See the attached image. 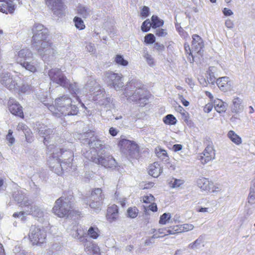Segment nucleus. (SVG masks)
Wrapping results in <instances>:
<instances>
[{
    "label": "nucleus",
    "instance_id": "1",
    "mask_svg": "<svg viewBox=\"0 0 255 255\" xmlns=\"http://www.w3.org/2000/svg\"><path fill=\"white\" fill-rule=\"evenodd\" d=\"M33 31L32 44H37L35 46L38 52L41 55L53 54L52 43L47 40L48 30L43 25L36 24L34 26Z\"/></svg>",
    "mask_w": 255,
    "mask_h": 255
},
{
    "label": "nucleus",
    "instance_id": "2",
    "mask_svg": "<svg viewBox=\"0 0 255 255\" xmlns=\"http://www.w3.org/2000/svg\"><path fill=\"white\" fill-rule=\"evenodd\" d=\"M204 47V42L203 39L196 34L192 35L191 47L187 42L184 44L186 55L191 62L194 61V56L202 54Z\"/></svg>",
    "mask_w": 255,
    "mask_h": 255
},
{
    "label": "nucleus",
    "instance_id": "3",
    "mask_svg": "<svg viewBox=\"0 0 255 255\" xmlns=\"http://www.w3.org/2000/svg\"><path fill=\"white\" fill-rule=\"evenodd\" d=\"M28 239L32 246H42L47 241V232L43 227L31 226L28 234Z\"/></svg>",
    "mask_w": 255,
    "mask_h": 255
},
{
    "label": "nucleus",
    "instance_id": "4",
    "mask_svg": "<svg viewBox=\"0 0 255 255\" xmlns=\"http://www.w3.org/2000/svg\"><path fill=\"white\" fill-rule=\"evenodd\" d=\"M118 146L122 151L127 149L128 154L130 158H137L139 155V146L134 141L121 138L118 141Z\"/></svg>",
    "mask_w": 255,
    "mask_h": 255
},
{
    "label": "nucleus",
    "instance_id": "5",
    "mask_svg": "<svg viewBox=\"0 0 255 255\" xmlns=\"http://www.w3.org/2000/svg\"><path fill=\"white\" fill-rule=\"evenodd\" d=\"M216 151L212 144L208 145L199 154L198 159L203 164H205L215 158Z\"/></svg>",
    "mask_w": 255,
    "mask_h": 255
},
{
    "label": "nucleus",
    "instance_id": "6",
    "mask_svg": "<svg viewBox=\"0 0 255 255\" xmlns=\"http://www.w3.org/2000/svg\"><path fill=\"white\" fill-rule=\"evenodd\" d=\"M197 185L202 190L205 191L208 193H214L220 191V188L217 185L210 181L208 179L202 177L199 179L197 182Z\"/></svg>",
    "mask_w": 255,
    "mask_h": 255
},
{
    "label": "nucleus",
    "instance_id": "7",
    "mask_svg": "<svg viewBox=\"0 0 255 255\" xmlns=\"http://www.w3.org/2000/svg\"><path fill=\"white\" fill-rule=\"evenodd\" d=\"M0 78V83L9 91H15L17 89V83L10 73H2Z\"/></svg>",
    "mask_w": 255,
    "mask_h": 255
},
{
    "label": "nucleus",
    "instance_id": "8",
    "mask_svg": "<svg viewBox=\"0 0 255 255\" xmlns=\"http://www.w3.org/2000/svg\"><path fill=\"white\" fill-rule=\"evenodd\" d=\"M7 108L9 112L13 115L17 116L22 119L24 115L22 107L14 99L10 98L7 102Z\"/></svg>",
    "mask_w": 255,
    "mask_h": 255
},
{
    "label": "nucleus",
    "instance_id": "9",
    "mask_svg": "<svg viewBox=\"0 0 255 255\" xmlns=\"http://www.w3.org/2000/svg\"><path fill=\"white\" fill-rule=\"evenodd\" d=\"M138 91L136 90V91L133 94V99L132 100L134 102H137L139 106L144 107L148 101L149 96L148 95L147 91L143 89L139 88L138 89Z\"/></svg>",
    "mask_w": 255,
    "mask_h": 255
},
{
    "label": "nucleus",
    "instance_id": "10",
    "mask_svg": "<svg viewBox=\"0 0 255 255\" xmlns=\"http://www.w3.org/2000/svg\"><path fill=\"white\" fill-rule=\"evenodd\" d=\"M123 75L120 74L110 72L107 73V78L109 79L110 85L116 90L120 89L123 86L122 80Z\"/></svg>",
    "mask_w": 255,
    "mask_h": 255
},
{
    "label": "nucleus",
    "instance_id": "11",
    "mask_svg": "<svg viewBox=\"0 0 255 255\" xmlns=\"http://www.w3.org/2000/svg\"><path fill=\"white\" fill-rule=\"evenodd\" d=\"M93 162L102 165L106 168H113L116 166V160L112 156H108L107 158L100 155L92 157Z\"/></svg>",
    "mask_w": 255,
    "mask_h": 255
},
{
    "label": "nucleus",
    "instance_id": "12",
    "mask_svg": "<svg viewBox=\"0 0 255 255\" xmlns=\"http://www.w3.org/2000/svg\"><path fill=\"white\" fill-rule=\"evenodd\" d=\"M119 217V207L115 204L110 205L107 209L106 218L110 223L116 221Z\"/></svg>",
    "mask_w": 255,
    "mask_h": 255
},
{
    "label": "nucleus",
    "instance_id": "13",
    "mask_svg": "<svg viewBox=\"0 0 255 255\" xmlns=\"http://www.w3.org/2000/svg\"><path fill=\"white\" fill-rule=\"evenodd\" d=\"M48 75L53 82L60 85H62L64 83V75L60 69H51L49 70Z\"/></svg>",
    "mask_w": 255,
    "mask_h": 255
},
{
    "label": "nucleus",
    "instance_id": "14",
    "mask_svg": "<svg viewBox=\"0 0 255 255\" xmlns=\"http://www.w3.org/2000/svg\"><path fill=\"white\" fill-rule=\"evenodd\" d=\"M32 57V52L27 48L22 49L19 50L17 54L15 55V58L16 62L21 65Z\"/></svg>",
    "mask_w": 255,
    "mask_h": 255
},
{
    "label": "nucleus",
    "instance_id": "15",
    "mask_svg": "<svg viewBox=\"0 0 255 255\" xmlns=\"http://www.w3.org/2000/svg\"><path fill=\"white\" fill-rule=\"evenodd\" d=\"M162 172V168L158 162H154L148 166V174L154 178L158 177Z\"/></svg>",
    "mask_w": 255,
    "mask_h": 255
},
{
    "label": "nucleus",
    "instance_id": "16",
    "mask_svg": "<svg viewBox=\"0 0 255 255\" xmlns=\"http://www.w3.org/2000/svg\"><path fill=\"white\" fill-rule=\"evenodd\" d=\"M46 4L56 13L63 8V0H45Z\"/></svg>",
    "mask_w": 255,
    "mask_h": 255
},
{
    "label": "nucleus",
    "instance_id": "17",
    "mask_svg": "<svg viewBox=\"0 0 255 255\" xmlns=\"http://www.w3.org/2000/svg\"><path fill=\"white\" fill-rule=\"evenodd\" d=\"M54 213L59 217H64V200L62 197L57 199L53 208Z\"/></svg>",
    "mask_w": 255,
    "mask_h": 255
},
{
    "label": "nucleus",
    "instance_id": "18",
    "mask_svg": "<svg viewBox=\"0 0 255 255\" xmlns=\"http://www.w3.org/2000/svg\"><path fill=\"white\" fill-rule=\"evenodd\" d=\"M65 88H66L69 90V92L74 96L76 97L77 99L79 97L77 95L79 93L80 90L78 88L77 83L76 82H68L65 79Z\"/></svg>",
    "mask_w": 255,
    "mask_h": 255
},
{
    "label": "nucleus",
    "instance_id": "19",
    "mask_svg": "<svg viewBox=\"0 0 255 255\" xmlns=\"http://www.w3.org/2000/svg\"><path fill=\"white\" fill-rule=\"evenodd\" d=\"M88 198L89 200H103L104 195L102 189L97 188L92 189L90 195Z\"/></svg>",
    "mask_w": 255,
    "mask_h": 255
},
{
    "label": "nucleus",
    "instance_id": "20",
    "mask_svg": "<svg viewBox=\"0 0 255 255\" xmlns=\"http://www.w3.org/2000/svg\"><path fill=\"white\" fill-rule=\"evenodd\" d=\"M216 83L220 90L223 91H227L230 87L229 78L227 77L219 78L217 80Z\"/></svg>",
    "mask_w": 255,
    "mask_h": 255
},
{
    "label": "nucleus",
    "instance_id": "21",
    "mask_svg": "<svg viewBox=\"0 0 255 255\" xmlns=\"http://www.w3.org/2000/svg\"><path fill=\"white\" fill-rule=\"evenodd\" d=\"M213 105L215 110L219 113H223L226 111L227 106L225 102L219 99L213 101Z\"/></svg>",
    "mask_w": 255,
    "mask_h": 255
},
{
    "label": "nucleus",
    "instance_id": "22",
    "mask_svg": "<svg viewBox=\"0 0 255 255\" xmlns=\"http://www.w3.org/2000/svg\"><path fill=\"white\" fill-rule=\"evenodd\" d=\"M48 150L52 157L56 158L57 160L59 159V157L62 156L63 152L62 148L57 147V145H53L52 146L49 147Z\"/></svg>",
    "mask_w": 255,
    "mask_h": 255
},
{
    "label": "nucleus",
    "instance_id": "23",
    "mask_svg": "<svg viewBox=\"0 0 255 255\" xmlns=\"http://www.w3.org/2000/svg\"><path fill=\"white\" fill-rule=\"evenodd\" d=\"M69 209H66L65 208V217L66 218H73L74 217L78 218L80 217L81 212L78 210H76L74 209H72L71 207V204H70L69 206Z\"/></svg>",
    "mask_w": 255,
    "mask_h": 255
},
{
    "label": "nucleus",
    "instance_id": "24",
    "mask_svg": "<svg viewBox=\"0 0 255 255\" xmlns=\"http://www.w3.org/2000/svg\"><path fill=\"white\" fill-rule=\"evenodd\" d=\"M229 138L235 144L239 145L242 143V138L232 130H230L228 134Z\"/></svg>",
    "mask_w": 255,
    "mask_h": 255
},
{
    "label": "nucleus",
    "instance_id": "25",
    "mask_svg": "<svg viewBox=\"0 0 255 255\" xmlns=\"http://www.w3.org/2000/svg\"><path fill=\"white\" fill-rule=\"evenodd\" d=\"M28 214L32 215L33 217H41L43 215V213L38 207L31 206L30 211Z\"/></svg>",
    "mask_w": 255,
    "mask_h": 255
},
{
    "label": "nucleus",
    "instance_id": "26",
    "mask_svg": "<svg viewBox=\"0 0 255 255\" xmlns=\"http://www.w3.org/2000/svg\"><path fill=\"white\" fill-rule=\"evenodd\" d=\"M89 206L95 210H101L103 204V200H89Z\"/></svg>",
    "mask_w": 255,
    "mask_h": 255
},
{
    "label": "nucleus",
    "instance_id": "27",
    "mask_svg": "<svg viewBox=\"0 0 255 255\" xmlns=\"http://www.w3.org/2000/svg\"><path fill=\"white\" fill-rule=\"evenodd\" d=\"M241 100L238 98H235L233 99V107L232 108V112L234 113H238L241 110Z\"/></svg>",
    "mask_w": 255,
    "mask_h": 255
},
{
    "label": "nucleus",
    "instance_id": "28",
    "mask_svg": "<svg viewBox=\"0 0 255 255\" xmlns=\"http://www.w3.org/2000/svg\"><path fill=\"white\" fill-rule=\"evenodd\" d=\"M163 122L166 125H174L176 124L177 120L173 115L169 114L163 118Z\"/></svg>",
    "mask_w": 255,
    "mask_h": 255
},
{
    "label": "nucleus",
    "instance_id": "29",
    "mask_svg": "<svg viewBox=\"0 0 255 255\" xmlns=\"http://www.w3.org/2000/svg\"><path fill=\"white\" fill-rule=\"evenodd\" d=\"M151 24L153 28L159 27L163 25L164 22L160 19L156 15H152L151 17Z\"/></svg>",
    "mask_w": 255,
    "mask_h": 255
},
{
    "label": "nucleus",
    "instance_id": "30",
    "mask_svg": "<svg viewBox=\"0 0 255 255\" xmlns=\"http://www.w3.org/2000/svg\"><path fill=\"white\" fill-rule=\"evenodd\" d=\"M153 234L152 235V238H162L165 236H167L166 230L165 228H160L158 230H154Z\"/></svg>",
    "mask_w": 255,
    "mask_h": 255
},
{
    "label": "nucleus",
    "instance_id": "31",
    "mask_svg": "<svg viewBox=\"0 0 255 255\" xmlns=\"http://www.w3.org/2000/svg\"><path fill=\"white\" fill-rule=\"evenodd\" d=\"M114 61L117 64L123 66H127L128 64V62L120 54H117L115 56Z\"/></svg>",
    "mask_w": 255,
    "mask_h": 255
},
{
    "label": "nucleus",
    "instance_id": "32",
    "mask_svg": "<svg viewBox=\"0 0 255 255\" xmlns=\"http://www.w3.org/2000/svg\"><path fill=\"white\" fill-rule=\"evenodd\" d=\"M139 210L135 206L130 207L127 210V216L130 218H136L138 214Z\"/></svg>",
    "mask_w": 255,
    "mask_h": 255
},
{
    "label": "nucleus",
    "instance_id": "33",
    "mask_svg": "<svg viewBox=\"0 0 255 255\" xmlns=\"http://www.w3.org/2000/svg\"><path fill=\"white\" fill-rule=\"evenodd\" d=\"M41 133L42 134L43 136H44V143L46 145L48 143V139L50 138H53L54 136L53 130L50 128H48L45 130V131L43 133L41 132Z\"/></svg>",
    "mask_w": 255,
    "mask_h": 255
},
{
    "label": "nucleus",
    "instance_id": "34",
    "mask_svg": "<svg viewBox=\"0 0 255 255\" xmlns=\"http://www.w3.org/2000/svg\"><path fill=\"white\" fill-rule=\"evenodd\" d=\"M99 232L97 227H91L88 231V234L91 238L96 239L99 236Z\"/></svg>",
    "mask_w": 255,
    "mask_h": 255
},
{
    "label": "nucleus",
    "instance_id": "35",
    "mask_svg": "<svg viewBox=\"0 0 255 255\" xmlns=\"http://www.w3.org/2000/svg\"><path fill=\"white\" fill-rule=\"evenodd\" d=\"M171 218V216L170 213H165L160 216L159 220V224L162 225H166L169 223Z\"/></svg>",
    "mask_w": 255,
    "mask_h": 255
},
{
    "label": "nucleus",
    "instance_id": "36",
    "mask_svg": "<svg viewBox=\"0 0 255 255\" xmlns=\"http://www.w3.org/2000/svg\"><path fill=\"white\" fill-rule=\"evenodd\" d=\"M75 26L79 30H83L85 28V25L83 20L79 17H75L73 20Z\"/></svg>",
    "mask_w": 255,
    "mask_h": 255
},
{
    "label": "nucleus",
    "instance_id": "37",
    "mask_svg": "<svg viewBox=\"0 0 255 255\" xmlns=\"http://www.w3.org/2000/svg\"><path fill=\"white\" fill-rule=\"evenodd\" d=\"M178 226L179 233L191 231L194 228V226L191 224H184Z\"/></svg>",
    "mask_w": 255,
    "mask_h": 255
},
{
    "label": "nucleus",
    "instance_id": "38",
    "mask_svg": "<svg viewBox=\"0 0 255 255\" xmlns=\"http://www.w3.org/2000/svg\"><path fill=\"white\" fill-rule=\"evenodd\" d=\"M155 198L151 194H149L147 195L143 196L140 198V201L144 203L145 204H149L152 202H154Z\"/></svg>",
    "mask_w": 255,
    "mask_h": 255
},
{
    "label": "nucleus",
    "instance_id": "39",
    "mask_svg": "<svg viewBox=\"0 0 255 255\" xmlns=\"http://www.w3.org/2000/svg\"><path fill=\"white\" fill-rule=\"evenodd\" d=\"M165 228L166 230L167 235H174L179 233V231H178V230H179L178 225L170 226Z\"/></svg>",
    "mask_w": 255,
    "mask_h": 255
},
{
    "label": "nucleus",
    "instance_id": "40",
    "mask_svg": "<svg viewBox=\"0 0 255 255\" xmlns=\"http://www.w3.org/2000/svg\"><path fill=\"white\" fill-rule=\"evenodd\" d=\"M77 13L78 14L82 16L83 18H86L89 15L88 9L82 5H79L77 7Z\"/></svg>",
    "mask_w": 255,
    "mask_h": 255
},
{
    "label": "nucleus",
    "instance_id": "41",
    "mask_svg": "<svg viewBox=\"0 0 255 255\" xmlns=\"http://www.w3.org/2000/svg\"><path fill=\"white\" fill-rule=\"evenodd\" d=\"M184 183V181L181 179H177L173 178L170 181L169 184L172 188H177Z\"/></svg>",
    "mask_w": 255,
    "mask_h": 255
},
{
    "label": "nucleus",
    "instance_id": "42",
    "mask_svg": "<svg viewBox=\"0 0 255 255\" xmlns=\"http://www.w3.org/2000/svg\"><path fill=\"white\" fill-rule=\"evenodd\" d=\"M151 27H152L151 23L147 19L143 22L141 26V29L143 32H146L150 30Z\"/></svg>",
    "mask_w": 255,
    "mask_h": 255
},
{
    "label": "nucleus",
    "instance_id": "43",
    "mask_svg": "<svg viewBox=\"0 0 255 255\" xmlns=\"http://www.w3.org/2000/svg\"><path fill=\"white\" fill-rule=\"evenodd\" d=\"M155 37L152 33H148L144 37V42L147 44L155 43Z\"/></svg>",
    "mask_w": 255,
    "mask_h": 255
},
{
    "label": "nucleus",
    "instance_id": "44",
    "mask_svg": "<svg viewBox=\"0 0 255 255\" xmlns=\"http://www.w3.org/2000/svg\"><path fill=\"white\" fill-rule=\"evenodd\" d=\"M154 185V183L151 181H142L139 183L140 188L142 190L150 189L153 187Z\"/></svg>",
    "mask_w": 255,
    "mask_h": 255
},
{
    "label": "nucleus",
    "instance_id": "45",
    "mask_svg": "<svg viewBox=\"0 0 255 255\" xmlns=\"http://www.w3.org/2000/svg\"><path fill=\"white\" fill-rule=\"evenodd\" d=\"M21 65L31 72L35 73L37 71L36 67L30 63L25 62Z\"/></svg>",
    "mask_w": 255,
    "mask_h": 255
},
{
    "label": "nucleus",
    "instance_id": "46",
    "mask_svg": "<svg viewBox=\"0 0 255 255\" xmlns=\"http://www.w3.org/2000/svg\"><path fill=\"white\" fill-rule=\"evenodd\" d=\"M89 248V250L91 251L93 254L95 255H100V249L97 245L92 244Z\"/></svg>",
    "mask_w": 255,
    "mask_h": 255
},
{
    "label": "nucleus",
    "instance_id": "47",
    "mask_svg": "<svg viewBox=\"0 0 255 255\" xmlns=\"http://www.w3.org/2000/svg\"><path fill=\"white\" fill-rule=\"evenodd\" d=\"M12 131L11 129H9L8 131L7 134L6 136V139L10 145L12 144L15 141V139L12 136Z\"/></svg>",
    "mask_w": 255,
    "mask_h": 255
},
{
    "label": "nucleus",
    "instance_id": "48",
    "mask_svg": "<svg viewBox=\"0 0 255 255\" xmlns=\"http://www.w3.org/2000/svg\"><path fill=\"white\" fill-rule=\"evenodd\" d=\"M167 34L166 29L158 28L155 31V35L157 37H164Z\"/></svg>",
    "mask_w": 255,
    "mask_h": 255
},
{
    "label": "nucleus",
    "instance_id": "49",
    "mask_svg": "<svg viewBox=\"0 0 255 255\" xmlns=\"http://www.w3.org/2000/svg\"><path fill=\"white\" fill-rule=\"evenodd\" d=\"M145 210H146L148 209V210H150L153 212H156L157 211V205L154 202L150 203V205L146 208V207H144Z\"/></svg>",
    "mask_w": 255,
    "mask_h": 255
},
{
    "label": "nucleus",
    "instance_id": "50",
    "mask_svg": "<svg viewBox=\"0 0 255 255\" xmlns=\"http://www.w3.org/2000/svg\"><path fill=\"white\" fill-rule=\"evenodd\" d=\"M69 108H70L72 111H69L67 114L68 115H75L77 114L78 112V109L77 107L71 105L69 107L66 108V110L67 111H69Z\"/></svg>",
    "mask_w": 255,
    "mask_h": 255
},
{
    "label": "nucleus",
    "instance_id": "51",
    "mask_svg": "<svg viewBox=\"0 0 255 255\" xmlns=\"http://www.w3.org/2000/svg\"><path fill=\"white\" fill-rule=\"evenodd\" d=\"M213 106L214 105L213 102L207 103L203 107L204 112L206 113H210L212 110Z\"/></svg>",
    "mask_w": 255,
    "mask_h": 255
},
{
    "label": "nucleus",
    "instance_id": "52",
    "mask_svg": "<svg viewBox=\"0 0 255 255\" xmlns=\"http://www.w3.org/2000/svg\"><path fill=\"white\" fill-rule=\"evenodd\" d=\"M149 8L147 6H144L140 12V15L144 18L146 17L149 15Z\"/></svg>",
    "mask_w": 255,
    "mask_h": 255
},
{
    "label": "nucleus",
    "instance_id": "53",
    "mask_svg": "<svg viewBox=\"0 0 255 255\" xmlns=\"http://www.w3.org/2000/svg\"><path fill=\"white\" fill-rule=\"evenodd\" d=\"M154 48L159 52H162L165 50V46L158 42H155L154 44Z\"/></svg>",
    "mask_w": 255,
    "mask_h": 255
},
{
    "label": "nucleus",
    "instance_id": "54",
    "mask_svg": "<svg viewBox=\"0 0 255 255\" xmlns=\"http://www.w3.org/2000/svg\"><path fill=\"white\" fill-rule=\"evenodd\" d=\"M25 138L27 142H31L32 140V133L29 128L25 132Z\"/></svg>",
    "mask_w": 255,
    "mask_h": 255
},
{
    "label": "nucleus",
    "instance_id": "55",
    "mask_svg": "<svg viewBox=\"0 0 255 255\" xmlns=\"http://www.w3.org/2000/svg\"><path fill=\"white\" fill-rule=\"evenodd\" d=\"M179 33L181 37L185 40L189 38V35L188 32L183 28H181V29L179 30Z\"/></svg>",
    "mask_w": 255,
    "mask_h": 255
},
{
    "label": "nucleus",
    "instance_id": "56",
    "mask_svg": "<svg viewBox=\"0 0 255 255\" xmlns=\"http://www.w3.org/2000/svg\"><path fill=\"white\" fill-rule=\"evenodd\" d=\"M182 119L183 120V121L186 122V123H188L190 120V116L189 114L186 112V111L181 114Z\"/></svg>",
    "mask_w": 255,
    "mask_h": 255
},
{
    "label": "nucleus",
    "instance_id": "57",
    "mask_svg": "<svg viewBox=\"0 0 255 255\" xmlns=\"http://www.w3.org/2000/svg\"><path fill=\"white\" fill-rule=\"evenodd\" d=\"M16 129L17 130H22L25 132L29 128L24 124L19 123L17 126Z\"/></svg>",
    "mask_w": 255,
    "mask_h": 255
},
{
    "label": "nucleus",
    "instance_id": "58",
    "mask_svg": "<svg viewBox=\"0 0 255 255\" xmlns=\"http://www.w3.org/2000/svg\"><path fill=\"white\" fill-rule=\"evenodd\" d=\"M28 90V87L25 85H22L20 87H18L17 86V89L16 91H17L18 93H25Z\"/></svg>",
    "mask_w": 255,
    "mask_h": 255
},
{
    "label": "nucleus",
    "instance_id": "59",
    "mask_svg": "<svg viewBox=\"0 0 255 255\" xmlns=\"http://www.w3.org/2000/svg\"><path fill=\"white\" fill-rule=\"evenodd\" d=\"M146 62L150 66H152L154 64V61L153 58L151 57V55L149 54H147L145 57Z\"/></svg>",
    "mask_w": 255,
    "mask_h": 255
},
{
    "label": "nucleus",
    "instance_id": "60",
    "mask_svg": "<svg viewBox=\"0 0 255 255\" xmlns=\"http://www.w3.org/2000/svg\"><path fill=\"white\" fill-rule=\"evenodd\" d=\"M179 99L184 106L187 107L189 105V102L184 98L183 96L179 95Z\"/></svg>",
    "mask_w": 255,
    "mask_h": 255
},
{
    "label": "nucleus",
    "instance_id": "61",
    "mask_svg": "<svg viewBox=\"0 0 255 255\" xmlns=\"http://www.w3.org/2000/svg\"><path fill=\"white\" fill-rule=\"evenodd\" d=\"M225 25L228 28H232L234 27V23L230 19H228L225 21Z\"/></svg>",
    "mask_w": 255,
    "mask_h": 255
},
{
    "label": "nucleus",
    "instance_id": "62",
    "mask_svg": "<svg viewBox=\"0 0 255 255\" xmlns=\"http://www.w3.org/2000/svg\"><path fill=\"white\" fill-rule=\"evenodd\" d=\"M19 206L21 207H29V206L31 207V204L28 200H26L20 203Z\"/></svg>",
    "mask_w": 255,
    "mask_h": 255
},
{
    "label": "nucleus",
    "instance_id": "63",
    "mask_svg": "<svg viewBox=\"0 0 255 255\" xmlns=\"http://www.w3.org/2000/svg\"><path fill=\"white\" fill-rule=\"evenodd\" d=\"M109 133L112 136H115L117 135L118 131L115 128L112 127L109 129Z\"/></svg>",
    "mask_w": 255,
    "mask_h": 255
},
{
    "label": "nucleus",
    "instance_id": "64",
    "mask_svg": "<svg viewBox=\"0 0 255 255\" xmlns=\"http://www.w3.org/2000/svg\"><path fill=\"white\" fill-rule=\"evenodd\" d=\"M223 13L226 16H230L233 14L232 10L228 8H224L223 10Z\"/></svg>",
    "mask_w": 255,
    "mask_h": 255
}]
</instances>
